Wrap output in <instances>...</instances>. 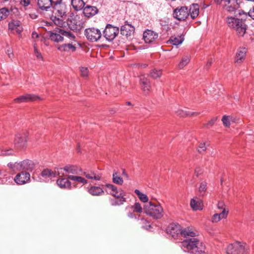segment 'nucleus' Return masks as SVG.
<instances>
[{
	"label": "nucleus",
	"mask_w": 254,
	"mask_h": 254,
	"mask_svg": "<svg viewBox=\"0 0 254 254\" xmlns=\"http://www.w3.org/2000/svg\"><path fill=\"white\" fill-rule=\"evenodd\" d=\"M214 0L217 4L221 5L225 11L234 13L235 16L227 17V24L229 27L235 29L238 37H244L247 33L248 26L245 23V20L248 15L247 13L239 9V0Z\"/></svg>",
	"instance_id": "obj_1"
},
{
	"label": "nucleus",
	"mask_w": 254,
	"mask_h": 254,
	"mask_svg": "<svg viewBox=\"0 0 254 254\" xmlns=\"http://www.w3.org/2000/svg\"><path fill=\"white\" fill-rule=\"evenodd\" d=\"M196 233L190 228L183 229L181 231V235L185 237L190 236L192 238L184 240L181 243V248L185 252L191 254H204L205 247L197 238H194Z\"/></svg>",
	"instance_id": "obj_2"
},
{
	"label": "nucleus",
	"mask_w": 254,
	"mask_h": 254,
	"mask_svg": "<svg viewBox=\"0 0 254 254\" xmlns=\"http://www.w3.org/2000/svg\"><path fill=\"white\" fill-rule=\"evenodd\" d=\"M49 38L53 42L59 43L64 40V37L69 40L75 42V36L73 32L67 31L63 29H58L48 33Z\"/></svg>",
	"instance_id": "obj_3"
},
{
	"label": "nucleus",
	"mask_w": 254,
	"mask_h": 254,
	"mask_svg": "<svg viewBox=\"0 0 254 254\" xmlns=\"http://www.w3.org/2000/svg\"><path fill=\"white\" fill-rule=\"evenodd\" d=\"M250 250L247 244L239 241L229 244L226 249L227 254H249Z\"/></svg>",
	"instance_id": "obj_4"
},
{
	"label": "nucleus",
	"mask_w": 254,
	"mask_h": 254,
	"mask_svg": "<svg viewBox=\"0 0 254 254\" xmlns=\"http://www.w3.org/2000/svg\"><path fill=\"white\" fill-rule=\"evenodd\" d=\"M145 213L154 219H160L163 216V209L159 204L149 202L144 206Z\"/></svg>",
	"instance_id": "obj_5"
},
{
	"label": "nucleus",
	"mask_w": 254,
	"mask_h": 254,
	"mask_svg": "<svg viewBox=\"0 0 254 254\" xmlns=\"http://www.w3.org/2000/svg\"><path fill=\"white\" fill-rule=\"evenodd\" d=\"M7 166L11 171L15 172L22 170L31 171L34 168L35 164L31 160L27 159L18 163H9Z\"/></svg>",
	"instance_id": "obj_6"
},
{
	"label": "nucleus",
	"mask_w": 254,
	"mask_h": 254,
	"mask_svg": "<svg viewBox=\"0 0 254 254\" xmlns=\"http://www.w3.org/2000/svg\"><path fill=\"white\" fill-rule=\"evenodd\" d=\"M119 33V28L110 24H107L103 31V36L106 39L111 42L115 39Z\"/></svg>",
	"instance_id": "obj_7"
},
{
	"label": "nucleus",
	"mask_w": 254,
	"mask_h": 254,
	"mask_svg": "<svg viewBox=\"0 0 254 254\" xmlns=\"http://www.w3.org/2000/svg\"><path fill=\"white\" fill-rule=\"evenodd\" d=\"M84 35L87 39L92 42L98 41L102 37L101 31L94 27L86 28L84 31Z\"/></svg>",
	"instance_id": "obj_8"
},
{
	"label": "nucleus",
	"mask_w": 254,
	"mask_h": 254,
	"mask_svg": "<svg viewBox=\"0 0 254 254\" xmlns=\"http://www.w3.org/2000/svg\"><path fill=\"white\" fill-rule=\"evenodd\" d=\"M173 17L179 21L186 20L189 16V9L186 6L176 8L173 13Z\"/></svg>",
	"instance_id": "obj_9"
},
{
	"label": "nucleus",
	"mask_w": 254,
	"mask_h": 254,
	"mask_svg": "<svg viewBox=\"0 0 254 254\" xmlns=\"http://www.w3.org/2000/svg\"><path fill=\"white\" fill-rule=\"evenodd\" d=\"M69 28L72 30H77L81 27V22L79 20V17L76 14L71 13L68 19Z\"/></svg>",
	"instance_id": "obj_10"
},
{
	"label": "nucleus",
	"mask_w": 254,
	"mask_h": 254,
	"mask_svg": "<svg viewBox=\"0 0 254 254\" xmlns=\"http://www.w3.org/2000/svg\"><path fill=\"white\" fill-rule=\"evenodd\" d=\"M53 9L55 13L58 14V16L63 18L64 17L66 16L67 12L66 5L64 3L62 2V1L53 5Z\"/></svg>",
	"instance_id": "obj_11"
},
{
	"label": "nucleus",
	"mask_w": 254,
	"mask_h": 254,
	"mask_svg": "<svg viewBox=\"0 0 254 254\" xmlns=\"http://www.w3.org/2000/svg\"><path fill=\"white\" fill-rule=\"evenodd\" d=\"M105 186L107 188L106 191L117 198H119L121 196L123 195L124 191L121 189L118 190L117 187L111 184H107Z\"/></svg>",
	"instance_id": "obj_12"
},
{
	"label": "nucleus",
	"mask_w": 254,
	"mask_h": 254,
	"mask_svg": "<svg viewBox=\"0 0 254 254\" xmlns=\"http://www.w3.org/2000/svg\"><path fill=\"white\" fill-rule=\"evenodd\" d=\"M30 175L29 173L22 171L18 174L14 178V181L17 184L23 185L30 181Z\"/></svg>",
	"instance_id": "obj_13"
},
{
	"label": "nucleus",
	"mask_w": 254,
	"mask_h": 254,
	"mask_svg": "<svg viewBox=\"0 0 254 254\" xmlns=\"http://www.w3.org/2000/svg\"><path fill=\"white\" fill-rule=\"evenodd\" d=\"M135 28L131 24L128 23L127 21L125 22V24L121 27V34L127 38L130 37L134 32Z\"/></svg>",
	"instance_id": "obj_14"
},
{
	"label": "nucleus",
	"mask_w": 254,
	"mask_h": 254,
	"mask_svg": "<svg viewBox=\"0 0 254 254\" xmlns=\"http://www.w3.org/2000/svg\"><path fill=\"white\" fill-rule=\"evenodd\" d=\"M37 5L42 11H53V5L50 0H37Z\"/></svg>",
	"instance_id": "obj_15"
},
{
	"label": "nucleus",
	"mask_w": 254,
	"mask_h": 254,
	"mask_svg": "<svg viewBox=\"0 0 254 254\" xmlns=\"http://www.w3.org/2000/svg\"><path fill=\"white\" fill-rule=\"evenodd\" d=\"M83 175L87 179L95 181H100L102 174L98 171L87 170L83 172Z\"/></svg>",
	"instance_id": "obj_16"
},
{
	"label": "nucleus",
	"mask_w": 254,
	"mask_h": 254,
	"mask_svg": "<svg viewBox=\"0 0 254 254\" xmlns=\"http://www.w3.org/2000/svg\"><path fill=\"white\" fill-rule=\"evenodd\" d=\"M181 226L179 224H171L167 228V233L171 235L173 238L178 236L179 234H181Z\"/></svg>",
	"instance_id": "obj_17"
},
{
	"label": "nucleus",
	"mask_w": 254,
	"mask_h": 254,
	"mask_svg": "<svg viewBox=\"0 0 254 254\" xmlns=\"http://www.w3.org/2000/svg\"><path fill=\"white\" fill-rule=\"evenodd\" d=\"M27 142V136L25 133H18L16 134L15 139V145L17 148L23 147Z\"/></svg>",
	"instance_id": "obj_18"
},
{
	"label": "nucleus",
	"mask_w": 254,
	"mask_h": 254,
	"mask_svg": "<svg viewBox=\"0 0 254 254\" xmlns=\"http://www.w3.org/2000/svg\"><path fill=\"white\" fill-rule=\"evenodd\" d=\"M158 37V34L150 30H146L143 33V39L145 43H150L153 42Z\"/></svg>",
	"instance_id": "obj_19"
},
{
	"label": "nucleus",
	"mask_w": 254,
	"mask_h": 254,
	"mask_svg": "<svg viewBox=\"0 0 254 254\" xmlns=\"http://www.w3.org/2000/svg\"><path fill=\"white\" fill-rule=\"evenodd\" d=\"M39 96L33 94H26L25 95L21 96L14 99V101L16 103H20L22 102H26L28 101H33L37 100H40Z\"/></svg>",
	"instance_id": "obj_20"
},
{
	"label": "nucleus",
	"mask_w": 254,
	"mask_h": 254,
	"mask_svg": "<svg viewBox=\"0 0 254 254\" xmlns=\"http://www.w3.org/2000/svg\"><path fill=\"white\" fill-rule=\"evenodd\" d=\"M9 29L13 33H16L20 34L23 28L19 21H12L8 24Z\"/></svg>",
	"instance_id": "obj_21"
},
{
	"label": "nucleus",
	"mask_w": 254,
	"mask_h": 254,
	"mask_svg": "<svg viewBox=\"0 0 254 254\" xmlns=\"http://www.w3.org/2000/svg\"><path fill=\"white\" fill-rule=\"evenodd\" d=\"M98 12L97 8L94 6L87 5L83 8V13L85 16L91 17L96 14Z\"/></svg>",
	"instance_id": "obj_22"
},
{
	"label": "nucleus",
	"mask_w": 254,
	"mask_h": 254,
	"mask_svg": "<svg viewBox=\"0 0 254 254\" xmlns=\"http://www.w3.org/2000/svg\"><path fill=\"white\" fill-rule=\"evenodd\" d=\"M139 78L142 90L145 93H148L150 88L149 80L145 75H141Z\"/></svg>",
	"instance_id": "obj_23"
},
{
	"label": "nucleus",
	"mask_w": 254,
	"mask_h": 254,
	"mask_svg": "<svg viewBox=\"0 0 254 254\" xmlns=\"http://www.w3.org/2000/svg\"><path fill=\"white\" fill-rule=\"evenodd\" d=\"M228 211H226L225 209H224L222 211L218 213H215L214 214L211 218V221L213 223H217L219 222L221 219L225 218L227 216Z\"/></svg>",
	"instance_id": "obj_24"
},
{
	"label": "nucleus",
	"mask_w": 254,
	"mask_h": 254,
	"mask_svg": "<svg viewBox=\"0 0 254 254\" xmlns=\"http://www.w3.org/2000/svg\"><path fill=\"white\" fill-rule=\"evenodd\" d=\"M189 15L192 19H194L199 14V5L197 4H191L189 9Z\"/></svg>",
	"instance_id": "obj_25"
},
{
	"label": "nucleus",
	"mask_w": 254,
	"mask_h": 254,
	"mask_svg": "<svg viewBox=\"0 0 254 254\" xmlns=\"http://www.w3.org/2000/svg\"><path fill=\"white\" fill-rule=\"evenodd\" d=\"M58 49L61 51L65 52H74L76 50L75 44L71 42V43L64 44L60 45L58 47Z\"/></svg>",
	"instance_id": "obj_26"
},
{
	"label": "nucleus",
	"mask_w": 254,
	"mask_h": 254,
	"mask_svg": "<svg viewBox=\"0 0 254 254\" xmlns=\"http://www.w3.org/2000/svg\"><path fill=\"white\" fill-rule=\"evenodd\" d=\"M246 50L245 48H241L239 49L236 55L235 62L237 63H242L245 58Z\"/></svg>",
	"instance_id": "obj_27"
},
{
	"label": "nucleus",
	"mask_w": 254,
	"mask_h": 254,
	"mask_svg": "<svg viewBox=\"0 0 254 254\" xmlns=\"http://www.w3.org/2000/svg\"><path fill=\"white\" fill-rule=\"evenodd\" d=\"M64 171L67 173L78 175L81 170L79 169L77 166L74 165H66L64 168Z\"/></svg>",
	"instance_id": "obj_28"
},
{
	"label": "nucleus",
	"mask_w": 254,
	"mask_h": 254,
	"mask_svg": "<svg viewBox=\"0 0 254 254\" xmlns=\"http://www.w3.org/2000/svg\"><path fill=\"white\" fill-rule=\"evenodd\" d=\"M68 179L61 178L57 181V184L62 189H70L71 183Z\"/></svg>",
	"instance_id": "obj_29"
},
{
	"label": "nucleus",
	"mask_w": 254,
	"mask_h": 254,
	"mask_svg": "<svg viewBox=\"0 0 254 254\" xmlns=\"http://www.w3.org/2000/svg\"><path fill=\"white\" fill-rule=\"evenodd\" d=\"M184 40V38L183 35H181L179 37H171L170 39L168 40V43L171 44L173 45L178 46L181 44Z\"/></svg>",
	"instance_id": "obj_30"
},
{
	"label": "nucleus",
	"mask_w": 254,
	"mask_h": 254,
	"mask_svg": "<svg viewBox=\"0 0 254 254\" xmlns=\"http://www.w3.org/2000/svg\"><path fill=\"white\" fill-rule=\"evenodd\" d=\"M88 192L92 195H101L104 193L102 188L99 187H91L88 190Z\"/></svg>",
	"instance_id": "obj_31"
},
{
	"label": "nucleus",
	"mask_w": 254,
	"mask_h": 254,
	"mask_svg": "<svg viewBox=\"0 0 254 254\" xmlns=\"http://www.w3.org/2000/svg\"><path fill=\"white\" fill-rule=\"evenodd\" d=\"M71 5L76 10L82 9L85 5L83 0H71Z\"/></svg>",
	"instance_id": "obj_32"
},
{
	"label": "nucleus",
	"mask_w": 254,
	"mask_h": 254,
	"mask_svg": "<svg viewBox=\"0 0 254 254\" xmlns=\"http://www.w3.org/2000/svg\"><path fill=\"white\" fill-rule=\"evenodd\" d=\"M67 178L71 181L76 182L78 183L82 184H86L88 183L86 179L80 176L68 175Z\"/></svg>",
	"instance_id": "obj_33"
},
{
	"label": "nucleus",
	"mask_w": 254,
	"mask_h": 254,
	"mask_svg": "<svg viewBox=\"0 0 254 254\" xmlns=\"http://www.w3.org/2000/svg\"><path fill=\"white\" fill-rule=\"evenodd\" d=\"M190 205L194 210L202 209V203L200 201H196L192 198L190 200Z\"/></svg>",
	"instance_id": "obj_34"
},
{
	"label": "nucleus",
	"mask_w": 254,
	"mask_h": 254,
	"mask_svg": "<svg viewBox=\"0 0 254 254\" xmlns=\"http://www.w3.org/2000/svg\"><path fill=\"white\" fill-rule=\"evenodd\" d=\"M41 176L45 178L52 179L56 177V173L50 169H45L42 172Z\"/></svg>",
	"instance_id": "obj_35"
},
{
	"label": "nucleus",
	"mask_w": 254,
	"mask_h": 254,
	"mask_svg": "<svg viewBox=\"0 0 254 254\" xmlns=\"http://www.w3.org/2000/svg\"><path fill=\"white\" fill-rule=\"evenodd\" d=\"M190 61V57L189 56H185L182 57L181 61L178 64V67L179 69H183L185 67Z\"/></svg>",
	"instance_id": "obj_36"
},
{
	"label": "nucleus",
	"mask_w": 254,
	"mask_h": 254,
	"mask_svg": "<svg viewBox=\"0 0 254 254\" xmlns=\"http://www.w3.org/2000/svg\"><path fill=\"white\" fill-rule=\"evenodd\" d=\"M112 180L114 183L119 185H122L124 183L123 178L119 176V173L117 172L113 173Z\"/></svg>",
	"instance_id": "obj_37"
},
{
	"label": "nucleus",
	"mask_w": 254,
	"mask_h": 254,
	"mask_svg": "<svg viewBox=\"0 0 254 254\" xmlns=\"http://www.w3.org/2000/svg\"><path fill=\"white\" fill-rule=\"evenodd\" d=\"M176 114L177 115L180 116L181 117H184L186 116H191L194 115H198V113L196 112H187L186 111H184L183 110H178L176 111Z\"/></svg>",
	"instance_id": "obj_38"
},
{
	"label": "nucleus",
	"mask_w": 254,
	"mask_h": 254,
	"mask_svg": "<svg viewBox=\"0 0 254 254\" xmlns=\"http://www.w3.org/2000/svg\"><path fill=\"white\" fill-rule=\"evenodd\" d=\"M207 183L205 181L202 182L200 184V186L198 188V191L200 195L203 196L206 191L207 188Z\"/></svg>",
	"instance_id": "obj_39"
},
{
	"label": "nucleus",
	"mask_w": 254,
	"mask_h": 254,
	"mask_svg": "<svg viewBox=\"0 0 254 254\" xmlns=\"http://www.w3.org/2000/svg\"><path fill=\"white\" fill-rule=\"evenodd\" d=\"M134 192L141 201L143 202H146L148 201V198L146 194L141 193L138 190H134Z\"/></svg>",
	"instance_id": "obj_40"
},
{
	"label": "nucleus",
	"mask_w": 254,
	"mask_h": 254,
	"mask_svg": "<svg viewBox=\"0 0 254 254\" xmlns=\"http://www.w3.org/2000/svg\"><path fill=\"white\" fill-rule=\"evenodd\" d=\"M9 14V11L6 8L0 9V21L6 19Z\"/></svg>",
	"instance_id": "obj_41"
},
{
	"label": "nucleus",
	"mask_w": 254,
	"mask_h": 254,
	"mask_svg": "<svg viewBox=\"0 0 254 254\" xmlns=\"http://www.w3.org/2000/svg\"><path fill=\"white\" fill-rule=\"evenodd\" d=\"M162 73L161 69H154L150 72V75L151 77L156 79L160 77Z\"/></svg>",
	"instance_id": "obj_42"
},
{
	"label": "nucleus",
	"mask_w": 254,
	"mask_h": 254,
	"mask_svg": "<svg viewBox=\"0 0 254 254\" xmlns=\"http://www.w3.org/2000/svg\"><path fill=\"white\" fill-rule=\"evenodd\" d=\"M13 151L12 149H6L5 148H0V156H8L13 154Z\"/></svg>",
	"instance_id": "obj_43"
},
{
	"label": "nucleus",
	"mask_w": 254,
	"mask_h": 254,
	"mask_svg": "<svg viewBox=\"0 0 254 254\" xmlns=\"http://www.w3.org/2000/svg\"><path fill=\"white\" fill-rule=\"evenodd\" d=\"M53 21L56 25L60 27H64L66 24V23L64 22L63 19L59 17H57L56 16H55L54 19L53 20Z\"/></svg>",
	"instance_id": "obj_44"
},
{
	"label": "nucleus",
	"mask_w": 254,
	"mask_h": 254,
	"mask_svg": "<svg viewBox=\"0 0 254 254\" xmlns=\"http://www.w3.org/2000/svg\"><path fill=\"white\" fill-rule=\"evenodd\" d=\"M206 149V146L205 142H200L199 144L197 151L199 153L204 152Z\"/></svg>",
	"instance_id": "obj_45"
},
{
	"label": "nucleus",
	"mask_w": 254,
	"mask_h": 254,
	"mask_svg": "<svg viewBox=\"0 0 254 254\" xmlns=\"http://www.w3.org/2000/svg\"><path fill=\"white\" fill-rule=\"evenodd\" d=\"M125 195V192H124L123 195L121 196L119 198H117V200L116 201V204L117 205H121L124 203V202L126 201V199L124 196Z\"/></svg>",
	"instance_id": "obj_46"
},
{
	"label": "nucleus",
	"mask_w": 254,
	"mask_h": 254,
	"mask_svg": "<svg viewBox=\"0 0 254 254\" xmlns=\"http://www.w3.org/2000/svg\"><path fill=\"white\" fill-rule=\"evenodd\" d=\"M222 121L225 127H229L230 125L229 116H224L222 119Z\"/></svg>",
	"instance_id": "obj_47"
},
{
	"label": "nucleus",
	"mask_w": 254,
	"mask_h": 254,
	"mask_svg": "<svg viewBox=\"0 0 254 254\" xmlns=\"http://www.w3.org/2000/svg\"><path fill=\"white\" fill-rule=\"evenodd\" d=\"M134 211L136 212L141 213L142 211V208L139 203H135L133 206Z\"/></svg>",
	"instance_id": "obj_48"
},
{
	"label": "nucleus",
	"mask_w": 254,
	"mask_h": 254,
	"mask_svg": "<svg viewBox=\"0 0 254 254\" xmlns=\"http://www.w3.org/2000/svg\"><path fill=\"white\" fill-rule=\"evenodd\" d=\"M80 72L81 75L83 77H86L88 75V71L87 67H81Z\"/></svg>",
	"instance_id": "obj_49"
},
{
	"label": "nucleus",
	"mask_w": 254,
	"mask_h": 254,
	"mask_svg": "<svg viewBox=\"0 0 254 254\" xmlns=\"http://www.w3.org/2000/svg\"><path fill=\"white\" fill-rule=\"evenodd\" d=\"M34 53H35V54L37 58L38 59L42 60L43 59L41 53L40 52H39L38 50H37V49L36 48L35 44L34 46Z\"/></svg>",
	"instance_id": "obj_50"
},
{
	"label": "nucleus",
	"mask_w": 254,
	"mask_h": 254,
	"mask_svg": "<svg viewBox=\"0 0 254 254\" xmlns=\"http://www.w3.org/2000/svg\"><path fill=\"white\" fill-rule=\"evenodd\" d=\"M217 120V118H213L210 121H209L207 124L205 125V127H206L209 128L210 127H212L215 123Z\"/></svg>",
	"instance_id": "obj_51"
},
{
	"label": "nucleus",
	"mask_w": 254,
	"mask_h": 254,
	"mask_svg": "<svg viewBox=\"0 0 254 254\" xmlns=\"http://www.w3.org/2000/svg\"><path fill=\"white\" fill-rule=\"evenodd\" d=\"M64 170V168H56L55 172L56 173V176L57 175H64V173H63V171Z\"/></svg>",
	"instance_id": "obj_52"
},
{
	"label": "nucleus",
	"mask_w": 254,
	"mask_h": 254,
	"mask_svg": "<svg viewBox=\"0 0 254 254\" xmlns=\"http://www.w3.org/2000/svg\"><path fill=\"white\" fill-rule=\"evenodd\" d=\"M21 5L26 7L28 6L30 3V0H20Z\"/></svg>",
	"instance_id": "obj_53"
},
{
	"label": "nucleus",
	"mask_w": 254,
	"mask_h": 254,
	"mask_svg": "<svg viewBox=\"0 0 254 254\" xmlns=\"http://www.w3.org/2000/svg\"><path fill=\"white\" fill-rule=\"evenodd\" d=\"M224 204L223 202H222V201L218 202V204H217V207H218V209H222L223 210L224 209H225L224 207Z\"/></svg>",
	"instance_id": "obj_54"
},
{
	"label": "nucleus",
	"mask_w": 254,
	"mask_h": 254,
	"mask_svg": "<svg viewBox=\"0 0 254 254\" xmlns=\"http://www.w3.org/2000/svg\"><path fill=\"white\" fill-rule=\"evenodd\" d=\"M249 16L254 19V7L253 8V10H250L248 13Z\"/></svg>",
	"instance_id": "obj_55"
},
{
	"label": "nucleus",
	"mask_w": 254,
	"mask_h": 254,
	"mask_svg": "<svg viewBox=\"0 0 254 254\" xmlns=\"http://www.w3.org/2000/svg\"><path fill=\"white\" fill-rule=\"evenodd\" d=\"M39 35L36 32H33L32 33V38L34 39L39 38Z\"/></svg>",
	"instance_id": "obj_56"
},
{
	"label": "nucleus",
	"mask_w": 254,
	"mask_h": 254,
	"mask_svg": "<svg viewBox=\"0 0 254 254\" xmlns=\"http://www.w3.org/2000/svg\"><path fill=\"white\" fill-rule=\"evenodd\" d=\"M122 175H123V176L125 177L127 179H128L129 178V176L127 174V173L126 172V171H125V169L123 170Z\"/></svg>",
	"instance_id": "obj_57"
},
{
	"label": "nucleus",
	"mask_w": 254,
	"mask_h": 254,
	"mask_svg": "<svg viewBox=\"0 0 254 254\" xmlns=\"http://www.w3.org/2000/svg\"><path fill=\"white\" fill-rule=\"evenodd\" d=\"M51 2H52V4L53 5L56 4L60 2H61L62 0H50Z\"/></svg>",
	"instance_id": "obj_58"
},
{
	"label": "nucleus",
	"mask_w": 254,
	"mask_h": 254,
	"mask_svg": "<svg viewBox=\"0 0 254 254\" xmlns=\"http://www.w3.org/2000/svg\"><path fill=\"white\" fill-rule=\"evenodd\" d=\"M7 54L8 55V57L10 58H12L13 57V54H12V53L11 50H10V49L7 50Z\"/></svg>",
	"instance_id": "obj_59"
},
{
	"label": "nucleus",
	"mask_w": 254,
	"mask_h": 254,
	"mask_svg": "<svg viewBox=\"0 0 254 254\" xmlns=\"http://www.w3.org/2000/svg\"><path fill=\"white\" fill-rule=\"evenodd\" d=\"M128 216L130 218H133L134 217V215L132 213H128Z\"/></svg>",
	"instance_id": "obj_60"
},
{
	"label": "nucleus",
	"mask_w": 254,
	"mask_h": 254,
	"mask_svg": "<svg viewBox=\"0 0 254 254\" xmlns=\"http://www.w3.org/2000/svg\"><path fill=\"white\" fill-rule=\"evenodd\" d=\"M195 174L196 176H198V173L197 170L196 169L195 170Z\"/></svg>",
	"instance_id": "obj_61"
},
{
	"label": "nucleus",
	"mask_w": 254,
	"mask_h": 254,
	"mask_svg": "<svg viewBox=\"0 0 254 254\" xmlns=\"http://www.w3.org/2000/svg\"><path fill=\"white\" fill-rule=\"evenodd\" d=\"M251 39L252 41H254V34L253 35V36H252V37H251Z\"/></svg>",
	"instance_id": "obj_62"
},
{
	"label": "nucleus",
	"mask_w": 254,
	"mask_h": 254,
	"mask_svg": "<svg viewBox=\"0 0 254 254\" xmlns=\"http://www.w3.org/2000/svg\"><path fill=\"white\" fill-rule=\"evenodd\" d=\"M127 105H129V106L131 105V103H130V102H127Z\"/></svg>",
	"instance_id": "obj_63"
},
{
	"label": "nucleus",
	"mask_w": 254,
	"mask_h": 254,
	"mask_svg": "<svg viewBox=\"0 0 254 254\" xmlns=\"http://www.w3.org/2000/svg\"><path fill=\"white\" fill-rule=\"evenodd\" d=\"M141 221L142 222V223H144L145 222H146V220H144V219H142L141 220Z\"/></svg>",
	"instance_id": "obj_64"
}]
</instances>
